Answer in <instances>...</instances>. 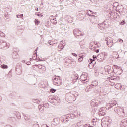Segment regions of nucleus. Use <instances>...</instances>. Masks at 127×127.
<instances>
[{"instance_id":"f257e3e1","label":"nucleus","mask_w":127,"mask_h":127,"mask_svg":"<svg viewBox=\"0 0 127 127\" xmlns=\"http://www.w3.org/2000/svg\"><path fill=\"white\" fill-rule=\"evenodd\" d=\"M53 84L55 86H60L62 84V80L60 79L59 76H54L53 77Z\"/></svg>"},{"instance_id":"f03ea898","label":"nucleus","mask_w":127,"mask_h":127,"mask_svg":"<svg viewBox=\"0 0 127 127\" xmlns=\"http://www.w3.org/2000/svg\"><path fill=\"white\" fill-rule=\"evenodd\" d=\"M9 45L4 40H0V49H7Z\"/></svg>"},{"instance_id":"7ed1b4c3","label":"nucleus","mask_w":127,"mask_h":127,"mask_svg":"<svg viewBox=\"0 0 127 127\" xmlns=\"http://www.w3.org/2000/svg\"><path fill=\"white\" fill-rule=\"evenodd\" d=\"M113 70L115 73L118 76H119V75H121L122 73H123V70L122 69V68H121V67L118 66L117 65L113 66Z\"/></svg>"},{"instance_id":"20e7f679","label":"nucleus","mask_w":127,"mask_h":127,"mask_svg":"<svg viewBox=\"0 0 127 127\" xmlns=\"http://www.w3.org/2000/svg\"><path fill=\"white\" fill-rule=\"evenodd\" d=\"M105 41H107V45L108 47H112L113 46V39L111 37H108L105 39Z\"/></svg>"},{"instance_id":"39448f33","label":"nucleus","mask_w":127,"mask_h":127,"mask_svg":"<svg viewBox=\"0 0 127 127\" xmlns=\"http://www.w3.org/2000/svg\"><path fill=\"white\" fill-rule=\"evenodd\" d=\"M122 111L123 114H125V109L123 107H117L114 108V112L117 113L118 115H119L120 112Z\"/></svg>"},{"instance_id":"423d86ee","label":"nucleus","mask_w":127,"mask_h":127,"mask_svg":"<svg viewBox=\"0 0 127 127\" xmlns=\"http://www.w3.org/2000/svg\"><path fill=\"white\" fill-rule=\"evenodd\" d=\"M87 78L88 75L87 74H82L80 76V80L83 83H87V82H89V79H87Z\"/></svg>"},{"instance_id":"0eeeda50","label":"nucleus","mask_w":127,"mask_h":127,"mask_svg":"<svg viewBox=\"0 0 127 127\" xmlns=\"http://www.w3.org/2000/svg\"><path fill=\"white\" fill-rule=\"evenodd\" d=\"M98 27L101 30H104V29H106V28H107V25H106V24L103 22L102 23L99 24L98 25Z\"/></svg>"},{"instance_id":"6e6552de","label":"nucleus","mask_w":127,"mask_h":127,"mask_svg":"<svg viewBox=\"0 0 127 127\" xmlns=\"http://www.w3.org/2000/svg\"><path fill=\"white\" fill-rule=\"evenodd\" d=\"M66 46L65 40H62L60 42V44L59 45L58 47L60 48V50H62L64 48V47Z\"/></svg>"},{"instance_id":"1a4fd4ad","label":"nucleus","mask_w":127,"mask_h":127,"mask_svg":"<svg viewBox=\"0 0 127 127\" xmlns=\"http://www.w3.org/2000/svg\"><path fill=\"white\" fill-rule=\"evenodd\" d=\"M96 59L98 60V61H99V62L103 61V60L105 59V58L104 57V54H100L97 56Z\"/></svg>"},{"instance_id":"9d476101","label":"nucleus","mask_w":127,"mask_h":127,"mask_svg":"<svg viewBox=\"0 0 127 127\" xmlns=\"http://www.w3.org/2000/svg\"><path fill=\"white\" fill-rule=\"evenodd\" d=\"M100 46H101V44L100 43H98L97 44H94L91 45L90 47V49H91V50H96V48H98V47H100Z\"/></svg>"},{"instance_id":"9b49d317","label":"nucleus","mask_w":127,"mask_h":127,"mask_svg":"<svg viewBox=\"0 0 127 127\" xmlns=\"http://www.w3.org/2000/svg\"><path fill=\"white\" fill-rule=\"evenodd\" d=\"M73 33L75 36H80V35H82V33H81V31H80L78 29H75L73 31Z\"/></svg>"},{"instance_id":"f8f14e48","label":"nucleus","mask_w":127,"mask_h":127,"mask_svg":"<svg viewBox=\"0 0 127 127\" xmlns=\"http://www.w3.org/2000/svg\"><path fill=\"white\" fill-rule=\"evenodd\" d=\"M115 87L116 89H117V90H122L123 91V90L125 89V88H124V86H122L121 85V83H117L115 85Z\"/></svg>"},{"instance_id":"ddd939ff","label":"nucleus","mask_w":127,"mask_h":127,"mask_svg":"<svg viewBox=\"0 0 127 127\" xmlns=\"http://www.w3.org/2000/svg\"><path fill=\"white\" fill-rule=\"evenodd\" d=\"M50 20L51 22H52L54 24H56V23H57V22H54V21H56V18H55V17L54 16H51L50 17Z\"/></svg>"},{"instance_id":"4468645a","label":"nucleus","mask_w":127,"mask_h":127,"mask_svg":"<svg viewBox=\"0 0 127 127\" xmlns=\"http://www.w3.org/2000/svg\"><path fill=\"white\" fill-rule=\"evenodd\" d=\"M121 127H127V120H122Z\"/></svg>"},{"instance_id":"2eb2a0df","label":"nucleus","mask_w":127,"mask_h":127,"mask_svg":"<svg viewBox=\"0 0 127 127\" xmlns=\"http://www.w3.org/2000/svg\"><path fill=\"white\" fill-rule=\"evenodd\" d=\"M57 40H51L49 41V44L50 45H54V44H57Z\"/></svg>"},{"instance_id":"dca6fc26","label":"nucleus","mask_w":127,"mask_h":127,"mask_svg":"<svg viewBox=\"0 0 127 127\" xmlns=\"http://www.w3.org/2000/svg\"><path fill=\"white\" fill-rule=\"evenodd\" d=\"M78 14L80 16H81V17H84L85 15H86V12L84 11H80L78 12Z\"/></svg>"},{"instance_id":"f3484780","label":"nucleus","mask_w":127,"mask_h":127,"mask_svg":"<svg viewBox=\"0 0 127 127\" xmlns=\"http://www.w3.org/2000/svg\"><path fill=\"white\" fill-rule=\"evenodd\" d=\"M112 56L113 58H115V59H118V58H119V55L117 52H113L112 54Z\"/></svg>"},{"instance_id":"a211bd4d","label":"nucleus","mask_w":127,"mask_h":127,"mask_svg":"<svg viewBox=\"0 0 127 127\" xmlns=\"http://www.w3.org/2000/svg\"><path fill=\"white\" fill-rule=\"evenodd\" d=\"M70 64H71V65H73V66H75L77 65V62H76L74 59H72L70 61Z\"/></svg>"},{"instance_id":"6ab92c4d","label":"nucleus","mask_w":127,"mask_h":127,"mask_svg":"<svg viewBox=\"0 0 127 127\" xmlns=\"http://www.w3.org/2000/svg\"><path fill=\"white\" fill-rule=\"evenodd\" d=\"M64 62L67 63V64H71V60L70 59L66 58L64 59Z\"/></svg>"},{"instance_id":"aec40b11","label":"nucleus","mask_w":127,"mask_h":127,"mask_svg":"<svg viewBox=\"0 0 127 127\" xmlns=\"http://www.w3.org/2000/svg\"><path fill=\"white\" fill-rule=\"evenodd\" d=\"M113 72H114V68H111V67H108V74H111V73H113Z\"/></svg>"},{"instance_id":"412c9836","label":"nucleus","mask_w":127,"mask_h":127,"mask_svg":"<svg viewBox=\"0 0 127 127\" xmlns=\"http://www.w3.org/2000/svg\"><path fill=\"white\" fill-rule=\"evenodd\" d=\"M92 86L91 85H89L85 88V91L90 92L92 90Z\"/></svg>"},{"instance_id":"4be33fe9","label":"nucleus","mask_w":127,"mask_h":127,"mask_svg":"<svg viewBox=\"0 0 127 127\" xmlns=\"http://www.w3.org/2000/svg\"><path fill=\"white\" fill-rule=\"evenodd\" d=\"M101 126L102 127H109V124H108V123L107 124V122L105 121L104 122L101 123Z\"/></svg>"},{"instance_id":"5701e85b","label":"nucleus","mask_w":127,"mask_h":127,"mask_svg":"<svg viewBox=\"0 0 127 127\" xmlns=\"http://www.w3.org/2000/svg\"><path fill=\"white\" fill-rule=\"evenodd\" d=\"M112 107H113V106L112 105V104L108 103L107 104L105 108L106 109V110H110V109H111V108H112Z\"/></svg>"},{"instance_id":"b1692460","label":"nucleus","mask_w":127,"mask_h":127,"mask_svg":"<svg viewBox=\"0 0 127 127\" xmlns=\"http://www.w3.org/2000/svg\"><path fill=\"white\" fill-rule=\"evenodd\" d=\"M102 103L103 104V102H102V100L101 99L95 101V104L96 105V106H98L99 104H102Z\"/></svg>"},{"instance_id":"393cba45","label":"nucleus","mask_w":127,"mask_h":127,"mask_svg":"<svg viewBox=\"0 0 127 127\" xmlns=\"http://www.w3.org/2000/svg\"><path fill=\"white\" fill-rule=\"evenodd\" d=\"M94 66H95V64L93 63H90L89 64V69H93L94 68Z\"/></svg>"},{"instance_id":"a878e982","label":"nucleus","mask_w":127,"mask_h":127,"mask_svg":"<svg viewBox=\"0 0 127 127\" xmlns=\"http://www.w3.org/2000/svg\"><path fill=\"white\" fill-rule=\"evenodd\" d=\"M114 6H116L117 5L118 6L117 8L119 10V12H121V8H120V7L119 6V3L118 2H116L114 4Z\"/></svg>"},{"instance_id":"bb28decb","label":"nucleus","mask_w":127,"mask_h":127,"mask_svg":"<svg viewBox=\"0 0 127 127\" xmlns=\"http://www.w3.org/2000/svg\"><path fill=\"white\" fill-rule=\"evenodd\" d=\"M91 106H92L93 107H96V106H97V105H96V102H95V100H93L91 103Z\"/></svg>"},{"instance_id":"cd10ccee","label":"nucleus","mask_w":127,"mask_h":127,"mask_svg":"<svg viewBox=\"0 0 127 127\" xmlns=\"http://www.w3.org/2000/svg\"><path fill=\"white\" fill-rule=\"evenodd\" d=\"M35 23L36 25H38L40 23L39 20L37 19H35Z\"/></svg>"},{"instance_id":"c85d7f7f","label":"nucleus","mask_w":127,"mask_h":127,"mask_svg":"<svg viewBox=\"0 0 127 127\" xmlns=\"http://www.w3.org/2000/svg\"><path fill=\"white\" fill-rule=\"evenodd\" d=\"M1 68H2V69H7L8 67L7 65L3 64L1 66Z\"/></svg>"},{"instance_id":"c756f323","label":"nucleus","mask_w":127,"mask_h":127,"mask_svg":"<svg viewBox=\"0 0 127 127\" xmlns=\"http://www.w3.org/2000/svg\"><path fill=\"white\" fill-rule=\"evenodd\" d=\"M98 82H97V81H95L94 82H92V83L91 84V87L93 86V87L95 86H97Z\"/></svg>"},{"instance_id":"7c9ffc66","label":"nucleus","mask_w":127,"mask_h":127,"mask_svg":"<svg viewBox=\"0 0 127 127\" xmlns=\"http://www.w3.org/2000/svg\"><path fill=\"white\" fill-rule=\"evenodd\" d=\"M25 120L26 121H28V120H30V116H28V115H25L24 117Z\"/></svg>"},{"instance_id":"2f4dec72","label":"nucleus","mask_w":127,"mask_h":127,"mask_svg":"<svg viewBox=\"0 0 127 127\" xmlns=\"http://www.w3.org/2000/svg\"><path fill=\"white\" fill-rule=\"evenodd\" d=\"M33 102L35 103L36 104H39L40 103V101L37 100V99H34L33 100Z\"/></svg>"},{"instance_id":"473e14b6","label":"nucleus","mask_w":127,"mask_h":127,"mask_svg":"<svg viewBox=\"0 0 127 127\" xmlns=\"http://www.w3.org/2000/svg\"><path fill=\"white\" fill-rule=\"evenodd\" d=\"M106 111V107H102L99 109V112Z\"/></svg>"},{"instance_id":"72a5a7b5","label":"nucleus","mask_w":127,"mask_h":127,"mask_svg":"<svg viewBox=\"0 0 127 127\" xmlns=\"http://www.w3.org/2000/svg\"><path fill=\"white\" fill-rule=\"evenodd\" d=\"M106 111H99L100 115H102V116H105L106 115Z\"/></svg>"},{"instance_id":"f704fd0d","label":"nucleus","mask_w":127,"mask_h":127,"mask_svg":"<svg viewBox=\"0 0 127 127\" xmlns=\"http://www.w3.org/2000/svg\"><path fill=\"white\" fill-rule=\"evenodd\" d=\"M68 94L72 99H75V94L71 93H69Z\"/></svg>"},{"instance_id":"c9c22d12","label":"nucleus","mask_w":127,"mask_h":127,"mask_svg":"<svg viewBox=\"0 0 127 127\" xmlns=\"http://www.w3.org/2000/svg\"><path fill=\"white\" fill-rule=\"evenodd\" d=\"M83 125V124L82 123V122H78L77 124L76 125L77 126V127H81V126H82Z\"/></svg>"},{"instance_id":"e433bc0d","label":"nucleus","mask_w":127,"mask_h":127,"mask_svg":"<svg viewBox=\"0 0 127 127\" xmlns=\"http://www.w3.org/2000/svg\"><path fill=\"white\" fill-rule=\"evenodd\" d=\"M80 58H78L79 62H82L83 61V56H80Z\"/></svg>"},{"instance_id":"4c0bfd02","label":"nucleus","mask_w":127,"mask_h":127,"mask_svg":"<svg viewBox=\"0 0 127 127\" xmlns=\"http://www.w3.org/2000/svg\"><path fill=\"white\" fill-rule=\"evenodd\" d=\"M5 34H4L3 32L2 31H0V36H1L2 37H3L4 36Z\"/></svg>"},{"instance_id":"58836bf2","label":"nucleus","mask_w":127,"mask_h":127,"mask_svg":"<svg viewBox=\"0 0 127 127\" xmlns=\"http://www.w3.org/2000/svg\"><path fill=\"white\" fill-rule=\"evenodd\" d=\"M39 111L40 112H42L43 111V108H42L41 107V105H39Z\"/></svg>"},{"instance_id":"ea45409f","label":"nucleus","mask_w":127,"mask_h":127,"mask_svg":"<svg viewBox=\"0 0 127 127\" xmlns=\"http://www.w3.org/2000/svg\"><path fill=\"white\" fill-rule=\"evenodd\" d=\"M56 91V90H55L53 88H52L50 90V92H51V93H55Z\"/></svg>"},{"instance_id":"a19ab883","label":"nucleus","mask_w":127,"mask_h":127,"mask_svg":"<svg viewBox=\"0 0 127 127\" xmlns=\"http://www.w3.org/2000/svg\"><path fill=\"white\" fill-rule=\"evenodd\" d=\"M93 62H94V61H95V60H96V58L97 59V56L93 55Z\"/></svg>"},{"instance_id":"79ce46f5","label":"nucleus","mask_w":127,"mask_h":127,"mask_svg":"<svg viewBox=\"0 0 127 127\" xmlns=\"http://www.w3.org/2000/svg\"><path fill=\"white\" fill-rule=\"evenodd\" d=\"M118 41V42H120V43L124 42V40H122V39H119Z\"/></svg>"},{"instance_id":"37998d69","label":"nucleus","mask_w":127,"mask_h":127,"mask_svg":"<svg viewBox=\"0 0 127 127\" xmlns=\"http://www.w3.org/2000/svg\"><path fill=\"white\" fill-rule=\"evenodd\" d=\"M112 107L113 106H116V105H117V102L116 101H115L114 102H113L112 104H111Z\"/></svg>"},{"instance_id":"c03bdc74","label":"nucleus","mask_w":127,"mask_h":127,"mask_svg":"<svg viewBox=\"0 0 127 127\" xmlns=\"http://www.w3.org/2000/svg\"><path fill=\"white\" fill-rule=\"evenodd\" d=\"M113 18L116 20V19H118L119 18H120V17L119 16L116 17V16H115L114 17H113Z\"/></svg>"},{"instance_id":"a18cd8bd","label":"nucleus","mask_w":127,"mask_h":127,"mask_svg":"<svg viewBox=\"0 0 127 127\" xmlns=\"http://www.w3.org/2000/svg\"><path fill=\"white\" fill-rule=\"evenodd\" d=\"M37 67L39 69H42V65H37Z\"/></svg>"},{"instance_id":"49530a36","label":"nucleus","mask_w":127,"mask_h":127,"mask_svg":"<svg viewBox=\"0 0 127 127\" xmlns=\"http://www.w3.org/2000/svg\"><path fill=\"white\" fill-rule=\"evenodd\" d=\"M94 51H96L97 53H99V52L100 51V49H95V50H94Z\"/></svg>"},{"instance_id":"de8ad7c7","label":"nucleus","mask_w":127,"mask_h":127,"mask_svg":"<svg viewBox=\"0 0 127 127\" xmlns=\"http://www.w3.org/2000/svg\"><path fill=\"white\" fill-rule=\"evenodd\" d=\"M42 127H49L46 124H44L42 126Z\"/></svg>"},{"instance_id":"09e8293b","label":"nucleus","mask_w":127,"mask_h":127,"mask_svg":"<svg viewBox=\"0 0 127 127\" xmlns=\"http://www.w3.org/2000/svg\"><path fill=\"white\" fill-rule=\"evenodd\" d=\"M72 55L73 56H75V57H77V54H76V53H72Z\"/></svg>"},{"instance_id":"8fccbe9b","label":"nucleus","mask_w":127,"mask_h":127,"mask_svg":"<svg viewBox=\"0 0 127 127\" xmlns=\"http://www.w3.org/2000/svg\"><path fill=\"white\" fill-rule=\"evenodd\" d=\"M89 124H85L84 126V127H89Z\"/></svg>"},{"instance_id":"3c124183","label":"nucleus","mask_w":127,"mask_h":127,"mask_svg":"<svg viewBox=\"0 0 127 127\" xmlns=\"http://www.w3.org/2000/svg\"><path fill=\"white\" fill-rule=\"evenodd\" d=\"M12 57H13V58H16V57H15V56H14V53H13Z\"/></svg>"},{"instance_id":"603ef678","label":"nucleus","mask_w":127,"mask_h":127,"mask_svg":"<svg viewBox=\"0 0 127 127\" xmlns=\"http://www.w3.org/2000/svg\"><path fill=\"white\" fill-rule=\"evenodd\" d=\"M23 17V14H21L19 15V17H21V18H22Z\"/></svg>"},{"instance_id":"864d4df0","label":"nucleus","mask_w":127,"mask_h":127,"mask_svg":"<svg viewBox=\"0 0 127 127\" xmlns=\"http://www.w3.org/2000/svg\"><path fill=\"white\" fill-rule=\"evenodd\" d=\"M76 81H77V79H74V80L72 81V83H74V82H76Z\"/></svg>"},{"instance_id":"5fc2aeb1","label":"nucleus","mask_w":127,"mask_h":127,"mask_svg":"<svg viewBox=\"0 0 127 127\" xmlns=\"http://www.w3.org/2000/svg\"><path fill=\"white\" fill-rule=\"evenodd\" d=\"M37 15V16H42V15L39 14H36Z\"/></svg>"},{"instance_id":"6e6d98bb","label":"nucleus","mask_w":127,"mask_h":127,"mask_svg":"<svg viewBox=\"0 0 127 127\" xmlns=\"http://www.w3.org/2000/svg\"><path fill=\"white\" fill-rule=\"evenodd\" d=\"M124 21H122L121 22V24H122V25L124 24Z\"/></svg>"},{"instance_id":"4d7b16f0","label":"nucleus","mask_w":127,"mask_h":127,"mask_svg":"<svg viewBox=\"0 0 127 127\" xmlns=\"http://www.w3.org/2000/svg\"><path fill=\"white\" fill-rule=\"evenodd\" d=\"M2 100V97L0 95V102Z\"/></svg>"},{"instance_id":"13d9d810","label":"nucleus","mask_w":127,"mask_h":127,"mask_svg":"<svg viewBox=\"0 0 127 127\" xmlns=\"http://www.w3.org/2000/svg\"><path fill=\"white\" fill-rule=\"evenodd\" d=\"M17 18H19V15L18 16V15H17Z\"/></svg>"},{"instance_id":"bf43d9fd","label":"nucleus","mask_w":127,"mask_h":127,"mask_svg":"<svg viewBox=\"0 0 127 127\" xmlns=\"http://www.w3.org/2000/svg\"><path fill=\"white\" fill-rule=\"evenodd\" d=\"M96 1H100L101 0H95Z\"/></svg>"},{"instance_id":"052dcab7","label":"nucleus","mask_w":127,"mask_h":127,"mask_svg":"<svg viewBox=\"0 0 127 127\" xmlns=\"http://www.w3.org/2000/svg\"><path fill=\"white\" fill-rule=\"evenodd\" d=\"M121 7H122V9H123V6H122V5H121Z\"/></svg>"},{"instance_id":"680f3d73","label":"nucleus","mask_w":127,"mask_h":127,"mask_svg":"<svg viewBox=\"0 0 127 127\" xmlns=\"http://www.w3.org/2000/svg\"><path fill=\"white\" fill-rule=\"evenodd\" d=\"M37 11H38V8L37 9Z\"/></svg>"},{"instance_id":"e2e57ef3","label":"nucleus","mask_w":127,"mask_h":127,"mask_svg":"<svg viewBox=\"0 0 127 127\" xmlns=\"http://www.w3.org/2000/svg\"><path fill=\"white\" fill-rule=\"evenodd\" d=\"M89 11H90L91 12H92V11H91V10H89Z\"/></svg>"},{"instance_id":"0e129e2a","label":"nucleus","mask_w":127,"mask_h":127,"mask_svg":"<svg viewBox=\"0 0 127 127\" xmlns=\"http://www.w3.org/2000/svg\"><path fill=\"white\" fill-rule=\"evenodd\" d=\"M63 122H64V119H63Z\"/></svg>"},{"instance_id":"69168bd1","label":"nucleus","mask_w":127,"mask_h":127,"mask_svg":"<svg viewBox=\"0 0 127 127\" xmlns=\"http://www.w3.org/2000/svg\"><path fill=\"white\" fill-rule=\"evenodd\" d=\"M113 14L115 15V14L113 13Z\"/></svg>"}]
</instances>
